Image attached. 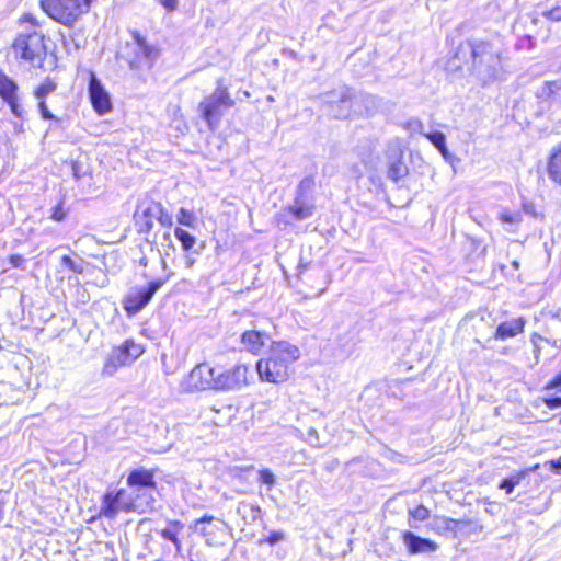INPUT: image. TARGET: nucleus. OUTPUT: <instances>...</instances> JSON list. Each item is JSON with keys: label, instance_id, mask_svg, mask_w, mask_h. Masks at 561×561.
Here are the masks:
<instances>
[{"label": "nucleus", "instance_id": "nucleus-28", "mask_svg": "<svg viewBox=\"0 0 561 561\" xmlns=\"http://www.w3.org/2000/svg\"><path fill=\"white\" fill-rule=\"evenodd\" d=\"M409 173V169L405 163L402 161V158H396L394 160L389 162L388 167V178L394 182L407 176Z\"/></svg>", "mask_w": 561, "mask_h": 561}, {"label": "nucleus", "instance_id": "nucleus-48", "mask_svg": "<svg viewBox=\"0 0 561 561\" xmlns=\"http://www.w3.org/2000/svg\"><path fill=\"white\" fill-rule=\"evenodd\" d=\"M65 217L66 213L64 211L62 207L60 205L56 206L51 214V218L56 221H61L65 219Z\"/></svg>", "mask_w": 561, "mask_h": 561}, {"label": "nucleus", "instance_id": "nucleus-21", "mask_svg": "<svg viewBox=\"0 0 561 561\" xmlns=\"http://www.w3.org/2000/svg\"><path fill=\"white\" fill-rule=\"evenodd\" d=\"M547 174L552 182L561 186V145L556 147L549 156Z\"/></svg>", "mask_w": 561, "mask_h": 561}, {"label": "nucleus", "instance_id": "nucleus-7", "mask_svg": "<svg viewBox=\"0 0 561 561\" xmlns=\"http://www.w3.org/2000/svg\"><path fill=\"white\" fill-rule=\"evenodd\" d=\"M144 348L133 340L125 341L121 346L114 347L107 355L102 374L113 376L118 368L131 365L141 354Z\"/></svg>", "mask_w": 561, "mask_h": 561}, {"label": "nucleus", "instance_id": "nucleus-20", "mask_svg": "<svg viewBox=\"0 0 561 561\" xmlns=\"http://www.w3.org/2000/svg\"><path fill=\"white\" fill-rule=\"evenodd\" d=\"M314 208V202L294 199L293 204L287 207V210L294 219L305 220L313 215Z\"/></svg>", "mask_w": 561, "mask_h": 561}, {"label": "nucleus", "instance_id": "nucleus-51", "mask_svg": "<svg viewBox=\"0 0 561 561\" xmlns=\"http://www.w3.org/2000/svg\"><path fill=\"white\" fill-rule=\"evenodd\" d=\"M24 20L26 22H30L33 26H38L37 23H36L35 18L33 15H31V14H25L24 15Z\"/></svg>", "mask_w": 561, "mask_h": 561}, {"label": "nucleus", "instance_id": "nucleus-36", "mask_svg": "<svg viewBox=\"0 0 561 561\" xmlns=\"http://www.w3.org/2000/svg\"><path fill=\"white\" fill-rule=\"evenodd\" d=\"M57 88V84L47 78L36 90H35V98L37 100H45V98L54 92Z\"/></svg>", "mask_w": 561, "mask_h": 561}, {"label": "nucleus", "instance_id": "nucleus-13", "mask_svg": "<svg viewBox=\"0 0 561 561\" xmlns=\"http://www.w3.org/2000/svg\"><path fill=\"white\" fill-rule=\"evenodd\" d=\"M535 95L549 110H561V80L545 81L537 88Z\"/></svg>", "mask_w": 561, "mask_h": 561}, {"label": "nucleus", "instance_id": "nucleus-15", "mask_svg": "<svg viewBox=\"0 0 561 561\" xmlns=\"http://www.w3.org/2000/svg\"><path fill=\"white\" fill-rule=\"evenodd\" d=\"M152 201H144L137 205L134 213L136 231L139 234H148L153 228Z\"/></svg>", "mask_w": 561, "mask_h": 561}, {"label": "nucleus", "instance_id": "nucleus-30", "mask_svg": "<svg viewBox=\"0 0 561 561\" xmlns=\"http://www.w3.org/2000/svg\"><path fill=\"white\" fill-rule=\"evenodd\" d=\"M431 144L442 153L444 158L448 156V149L446 146V137L442 131L422 133Z\"/></svg>", "mask_w": 561, "mask_h": 561}, {"label": "nucleus", "instance_id": "nucleus-2", "mask_svg": "<svg viewBox=\"0 0 561 561\" xmlns=\"http://www.w3.org/2000/svg\"><path fill=\"white\" fill-rule=\"evenodd\" d=\"M300 357V350L287 341L273 342L268 357L256 363L262 381L280 383L288 379L289 367Z\"/></svg>", "mask_w": 561, "mask_h": 561}, {"label": "nucleus", "instance_id": "nucleus-40", "mask_svg": "<svg viewBox=\"0 0 561 561\" xmlns=\"http://www.w3.org/2000/svg\"><path fill=\"white\" fill-rule=\"evenodd\" d=\"M285 539V534L280 530L272 531L265 539H262L261 542H266L271 546L277 545L278 542Z\"/></svg>", "mask_w": 561, "mask_h": 561}, {"label": "nucleus", "instance_id": "nucleus-16", "mask_svg": "<svg viewBox=\"0 0 561 561\" xmlns=\"http://www.w3.org/2000/svg\"><path fill=\"white\" fill-rule=\"evenodd\" d=\"M402 540L409 552L412 554L433 552L437 549V545L434 541L416 536L412 531H404Z\"/></svg>", "mask_w": 561, "mask_h": 561}, {"label": "nucleus", "instance_id": "nucleus-6", "mask_svg": "<svg viewBox=\"0 0 561 561\" xmlns=\"http://www.w3.org/2000/svg\"><path fill=\"white\" fill-rule=\"evenodd\" d=\"M12 50L16 58L41 66L46 56L44 35L36 30H25L14 39Z\"/></svg>", "mask_w": 561, "mask_h": 561}, {"label": "nucleus", "instance_id": "nucleus-35", "mask_svg": "<svg viewBox=\"0 0 561 561\" xmlns=\"http://www.w3.org/2000/svg\"><path fill=\"white\" fill-rule=\"evenodd\" d=\"M60 265L76 274H82L84 271V261L82 259L75 261L69 255H62L60 257Z\"/></svg>", "mask_w": 561, "mask_h": 561}, {"label": "nucleus", "instance_id": "nucleus-39", "mask_svg": "<svg viewBox=\"0 0 561 561\" xmlns=\"http://www.w3.org/2000/svg\"><path fill=\"white\" fill-rule=\"evenodd\" d=\"M500 219L504 224L518 225L522 221V215L519 213L504 211L500 215Z\"/></svg>", "mask_w": 561, "mask_h": 561}, {"label": "nucleus", "instance_id": "nucleus-18", "mask_svg": "<svg viewBox=\"0 0 561 561\" xmlns=\"http://www.w3.org/2000/svg\"><path fill=\"white\" fill-rule=\"evenodd\" d=\"M127 484L130 488L150 489L157 491V483L154 481L153 472L145 469H134L127 477Z\"/></svg>", "mask_w": 561, "mask_h": 561}, {"label": "nucleus", "instance_id": "nucleus-23", "mask_svg": "<svg viewBox=\"0 0 561 561\" xmlns=\"http://www.w3.org/2000/svg\"><path fill=\"white\" fill-rule=\"evenodd\" d=\"M136 55L139 61L144 60L147 66H151L152 61L158 57V50L150 46L145 38L136 36Z\"/></svg>", "mask_w": 561, "mask_h": 561}, {"label": "nucleus", "instance_id": "nucleus-32", "mask_svg": "<svg viewBox=\"0 0 561 561\" xmlns=\"http://www.w3.org/2000/svg\"><path fill=\"white\" fill-rule=\"evenodd\" d=\"M117 494L119 495L122 508L125 513L130 512H138L139 513V505L136 504L133 494L125 489L117 490Z\"/></svg>", "mask_w": 561, "mask_h": 561}, {"label": "nucleus", "instance_id": "nucleus-17", "mask_svg": "<svg viewBox=\"0 0 561 561\" xmlns=\"http://www.w3.org/2000/svg\"><path fill=\"white\" fill-rule=\"evenodd\" d=\"M525 324L526 320L523 317L501 322L495 330L494 339L504 341L511 337H515L524 332Z\"/></svg>", "mask_w": 561, "mask_h": 561}, {"label": "nucleus", "instance_id": "nucleus-26", "mask_svg": "<svg viewBox=\"0 0 561 561\" xmlns=\"http://www.w3.org/2000/svg\"><path fill=\"white\" fill-rule=\"evenodd\" d=\"M154 492L156 491H151L150 489L142 490L141 488H131L130 493L136 504L139 505V513L145 512L154 502Z\"/></svg>", "mask_w": 561, "mask_h": 561}, {"label": "nucleus", "instance_id": "nucleus-3", "mask_svg": "<svg viewBox=\"0 0 561 561\" xmlns=\"http://www.w3.org/2000/svg\"><path fill=\"white\" fill-rule=\"evenodd\" d=\"M325 112L334 118L345 119L348 118L354 111V105L357 102L365 104H373L374 98L371 95H357L351 88L346 85L339 87L332 91L319 95Z\"/></svg>", "mask_w": 561, "mask_h": 561}, {"label": "nucleus", "instance_id": "nucleus-44", "mask_svg": "<svg viewBox=\"0 0 561 561\" xmlns=\"http://www.w3.org/2000/svg\"><path fill=\"white\" fill-rule=\"evenodd\" d=\"M543 403L549 409H557L561 407V397H551V398H545Z\"/></svg>", "mask_w": 561, "mask_h": 561}, {"label": "nucleus", "instance_id": "nucleus-25", "mask_svg": "<svg viewBox=\"0 0 561 561\" xmlns=\"http://www.w3.org/2000/svg\"><path fill=\"white\" fill-rule=\"evenodd\" d=\"M183 529V524L179 520L170 522V526L161 529L159 533L161 537L165 540L171 541L174 545V548L178 553L181 552L182 543L178 537L179 533Z\"/></svg>", "mask_w": 561, "mask_h": 561}, {"label": "nucleus", "instance_id": "nucleus-50", "mask_svg": "<svg viewBox=\"0 0 561 561\" xmlns=\"http://www.w3.org/2000/svg\"><path fill=\"white\" fill-rule=\"evenodd\" d=\"M159 2L168 10L173 11L178 7V0H159Z\"/></svg>", "mask_w": 561, "mask_h": 561}, {"label": "nucleus", "instance_id": "nucleus-43", "mask_svg": "<svg viewBox=\"0 0 561 561\" xmlns=\"http://www.w3.org/2000/svg\"><path fill=\"white\" fill-rule=\"evenodd\" d=\"M522 207H523V211L526 215H529L531 217H537L536 206L533 202L524 201Z\"/></svg>", "mask_w": 561, "mask_h": 561}, {"label": "nucleus", "instance_id": "nucleus-11", "mask_svg": "<svg viewBox=\"0 0 561 561\" xmlns=\"http://www.w3.org/2000/svg\"><path fill=\"white\" fill-rule=\"evenodd\" d=\"M18 83L0 69V98L9 105L11 113L23 118L24 110L18 94Z\"/></svg>", "mask_w": 561, "mask_h": 561}, {"label": "nucleus", "instance_id": "nucleus-4", "mask_svg": "<svg viewBox=\"0 0 561 561\" xmlns=\"http://www.w3.org/2000/svg\"><path fill=\"white\" fill-rule=\"evenodd\" d=\"M93 0H41L42 9L56 22L72 26L88 13Z\"/></svg>", "mask_w": 561, "mask_h": 561}, {"label": "nucleus", "instance_id": "nucleus-41", "mask_svg": "<svg viewBox=\"0 0 561 561\" xmlns=\"http://www.w3.org/2000/svg\"><path fill=\"white\" fill-rule=\"evenodd\" d=\"M410 514L415 520H421V522L425 520L430 515L428 510L426 507H424L423 505H419L413 511H410Z\"/></svg>", "mask_w": 561, "mask_h": 561}, {"label": "nucleus", "instance_id": "nucleus-27", "mask_svg": "<svg viewBox=\"0 0 561 561\" xmlns=\"http://www.w3.org/2000/svg\"><path fill=\"white\" fill-rule=\"evenodd\" d=\"M314 186L316 182L313 176L304 178L297 186L295 199L314 202Z\"/></svg>", "mask_w": 561, "mask_h": 561}, {"label": "nucleus", "instance_id": "nucleus-5", "mask_svg": "<svg viewBox=\"0 0 561 561\" xmlns=\"http://www.w3.org/2000/svg\"><path fill=\"white\" fill-rule=\"evenodd\" d=\"M233 105L234 101L230 98L227 88L219 84L210 95L203 99L197 111L208 128L214 131L219 127L225 112Z\"/></svg>", "mask_w": 561, "mask_h": 561}, {"label": "nucleus", "instance_id": "nucleus-49", "mask_svg": "<svg viewBox=\"0 0 561 561\" xmlns=\"http://www.w3.org/2000/svg\"><path fill=\"white\" fill-rule=\"evenodd\" d=\"M547 465H549L553 472L561 473V456L556 460H550Z\"/></svg>", "mask_w": 561, "mask_h": 561}, {"label": "nucleus", "instance_id": "nucleus-45", "mask_svg": "<svg viewBox=\"0 0 561 561\" xmlns=\"http://www.w3.org/2000/svg\"><path fill=\"white\" fill-rule=\"evenodd\" d=\"M545 15L552 21H561V7H556L547 11Z\"/></svg>", "mask_w": 561, "mask_h": 561}, {"label": "nucleus", "instance_id": "nucleus-52", "mask_svg": "<svg viewBox=\"0 0 561 561\" xmlns=\"http://www.w3.org/2000/svg\"><path fill=\"white\" fill-rule=\"evenodd\" d=\"M458 523H459V522H458V520H456V519H447V520H446V527H447V528H454V527H456V526H457V524H458Z\"/></svg>", "mask_w": 561, "mask_h": 561}, {"label": "nucleus", "instance_id": "nucleus-22", "mask_svg": "<svg viewBox=\"0 0 561 561\" xmlns=\"http://www.w3.org/2000/svg\"><path fill=\"white\" fill-rule=\"evenodd\" d=\"M240 341L248 352L257 354L264 345V334L254 330L245 331Z\"/></svg>", "mask_w": 561, "mask_h": 561}, {"label": "nucleus", "instance_id": "nucleus-37", "mask_svg": "<svg viewBox=\"0 0 561 561\" xmlns=\"http://www.w3.org/2000/svg\"><path fill=\"white\" fill-rule=\"evenodd\" d=\"M259 474H260V478H259L260 482L266 484L270 490L275 485L276 478H275V474L271 470H268V469L260 470Z\"/></svg>", "mask_w": 561, "mask_h": 561}, {"label": "nucleus", "instance_id": "nucleus-53", "mask_svg": "<svg viewBox=\"0 0 561 561\" xmlns=\"http://www.w3.org/2000/svg\"><path fill=\"white\" fill-rule=\"evenodd\" d=\"M309 435H314L317 436V431L314 428H310L309 430Z\"/></svg>", "mask_w": 561, "mask_h": 561}, {"label": "nucleus", "instance_id": "nucleus-31", "mask_svg": "<svg viewBox=\"0 0 561 561\" xmlns=\"http://www.w3.org/2000/svg\"><path fill=\"white\" fill-rule=\"evenodd\" d=\"M153 217L161 226L171 227L173 225L172 216L164 209L159 202L152 201Z\"/></svg>", "mask_w": 561, "mask_h": 561}, {"label": "nucleus", "instance_id": "nucleus-10", "mask_svg": "<svg viewBox=\"0 0 561 561\" xmlns=\"http://www.w3.org/2000/svg\"><path fill=\"white\" fill-rule=\"evenodd\" d=\"M217 368L207 363L196 365L182 382V388L187 392L202 390H216Z\"/></svg>", "mask_w": 561, "mask_h": 561}, {"label": "nucleus", "instance_id": "nucleus-33", "mask_svg": "<svg viewBox=\"0 0 561 561\" xmlns=\"http://www.w3.org/2000/svg\"><path fill=\"white\" fill-rule=\"evenodd\" d=\"M525 477H526V472L520 471L516 474H513L508 478L503 479L501 481L499 488L501 490H504L507 494H511L514 491L515 486L518 485Z\"/></svg>", "mask_w": 561, "mask_h": 561}, {"label": "nucleus", "instance_id": "nucleus-34", "mask_svg": "<svg viewBox=\"0 0 561 561\" xmlns=\"http://www.w3.org/2000/svg\"><path fill=\"white\" fill-rule=\"evenodd\" d=\"M176 220L180 225L188 228H195L197 226V217L195 214L183 207L180 208Z\"/></svg>", "mask_w": 561, "mask_h": 561}, {"label": "nucleus", "instance_id": "nucleus-54", "mask_svg": "<svg viewBox=\"0 0 561 561\" xmlns=\"http://www.w3.org/2000/svg\"><path fill=\"white\" fill-rule=\"evenodd\" d=\"M164 239L170 240V233H169V232H165V233H164Z\"/></svg>", "mask_w": 561, "mask_h": 561}, {"label": "nucleus", "instance_id": "nucleus-9", "mask_svg": "<svg viewBox=\"0 0 561 561\" xmlns=\"http://www.w3.org/2000/svg\"><path fill=\"white\" fill-rule=\"evenodd\" d=\"M252 375L250 367L244 364L231 368H217L216 391H239L250 385Z\"/></svg>", "mask_w": 561, "mask_h": 561}, {"label": "nucleus", "instance_id": "nucleus-47", "mask_svg": "<svg viewBox=\"0 0 561 561\" xmlns=\"http://www.w3.org/2000/svg\"><path fill=\"white\" fill-rule=\"evenodd\" d=\"M9 262L13 267H20L25 262V259L20 254H12L9 256Z\"/></svg>", "mask_w": 561, "mask_h": 561}, {"label": "nucleus", "instance_id": "nucleus-38", "mask_svg": "<svg viewBox=\"0 0 561 561\" xmlns=\"http://www.w3.org/2000/svg\"><path fill=\"white\" fill-rule=\"evenodd\" d=\"M199 253H201V249H195L194 251L184 252V254L182 256L183 266L187 270H191L196 262L195 255H198Z\"/></svg>", "mask_w": 561, "mask_h": 561}, {"label": "nucleus", "instance_id": "nucleus-24", "mask_svg": "<svg viewBox=\"0 0 561 561\" xmlns=\"http://www.w3.org/2000/svg\"><path fill=\"white\" fill-rule=\"evenodd\" d=\"M237 514L245 522V524H252L262 517L260 506L248 502H240L238 504Z\"/></svg>", "mask_w": 561, "mask_h": 561}, {"label": "nucleus", "instance_id": "nucleus-42", "mask_svg": "<svg viewBox=\"0 0 561 561\" xmlns=\"http://www.w3.org/2000/svg\"><path fill=\"white\" fill-rule=\"evenodd\" d=\"M38 110L43 119H57L48 110L45 100H38Z\"/></svg>", "mask_w": 561, "mask_h": 561}, {"label": "nucleus", "instance_id": "nucleus-1", "mask_svg": "<svg viewBox=\"0 0 561 561\" xmlns=\"http://www.w3.org/2000/svg\"><path fill=\"white\" fill-rule=\"evenodd\" d=\"M469 53L471 65L470 73L482 84L496 81L502 73L501 50L492 43L486 41H468L461 44L455 54L456 58H460Z\"/></svg>", "mask_w": 561, "mask_h": 561}, {"label": "nucleus", "instance_id": "nucleus-29", "mask_svg": "<svg viewBox=\"0 0 561 561\" xmlns=\"http://www.w3.org/2000/svg\"><path fill=\"white\" fill-rule=\"evenodd\" d=\"M174 237L179 240L181 243V248L184 252L194 251V245L196 244V238L191 234L188 231L184 230L183 228H175L174 229Z\"/></svg>", "mask_w": 561, "mask_h": 561}, {"label": "nucleus", "instance_id": "nucleus-8", "mask_svg": "<svg viewBox=\"0 0 561 561\" xmlns=\"http://www.w3.org/2000/svg\"><path fill=\"white\" fill-rule=\"evenodd\" d=\"M165 279H156L147 286L131 287L123 299V308L128 317L139 313L152 299L154 294L164 285Z\"/></svg>", "mask_w": 561, "mask_h": 561}, {"label": "nucleus", "instance_id": "nucleus-46", "mask_svg": "<svg viewBox=\"0 0 561 561\" xmlns=\"http://www.w3.org/2000/svg\"><path fill=\"white\" fill-rule=\"evenodd\" d=\"M547 389H558L561 392V374L557 375L553 379H551L547 386Z\"/></svg>", "mask_w": 561, "mask_h": 561}, {"label": "nucleus", "instance_id": "nucleus-19", "mask_svg": "<svg viewBox=\"0 0 561 561\" xmlns=\"http://www.w3.org/2000/svg\"><path fill=\"white\" fill-rule=\"evenodd\" d=\"M119 512H124V510L122 508L117 490L105 492L102 496L100 515L112 519L115 518Z\"/></svg>", "mask_w": 561, "mask_h": 561}, {"label": "nucleus", "instance_id": "nucleus-12", "mask_svg": "<svg viewBox=\"0 0 561 561\" xmlns=\"http://www.w3.org/2000/svg\"><path fill=\"white\" fill-rule=\"evenodd\" d=\"M89 98L98 114L103 115L111 111L112 103L110 95L93 72L89 81Z\"/></svg>", "mask_w": 561, "mask_h": 561}, {"label": "nucleus", "instance_id": "nucleus-14", "mask_svg": "<svg viewBox=\"0 0 561 561\" xmlns=\"http://www.w3.org/2000/svg\"><path fill=\"white\" fill-rule=\"evenodd\" d=\"M214 520V516L205 514L190 526L191 529L205 538L208 546H214L216 543L217 531H222L227 528V524L224 520L217 519L218 524H213Z\"/></svg>", "mask_w": 561, "mask_h": 561}]
</instances>
